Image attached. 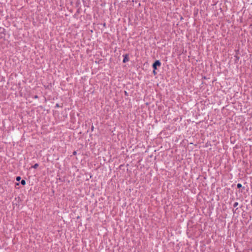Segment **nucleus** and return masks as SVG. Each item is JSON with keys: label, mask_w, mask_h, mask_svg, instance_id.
Segmentation results:
<instances>
[{"label": "nucleus", "mask_w": 252, "mask_h": 252, "mask_svg": "<svg viewBox=\"0 0 252 252\" xmlns=\"http://www.w3.org/2000/svg\"><path fill=\"white\" fill-rule=\"evenodd\" d=\"M161 65V63L159 60H156L152 65L153 69H157V66H160Z\"/></svg>", "instance_id": "obj_1"}, {"label": "nucleus", "mask_w": 252, "mask_h": 252, "mask_svg": "<svg viewBox=\"0 0 252 252\" xmlns=\"http://www.w3.org/2000/svg\"><path fill=\"white\" fill-rule=\"evenodd\" d=\"M124 59L123 60V63H126L129 61V57H128V54H125L123 55Z\"/></svg>", "instance_id": "obj_2"}, {"label": "nucleus", "mask_w": 252, "mask_h": 252, "mask_svg": "<svg viewBox=\"0 0 252 252\" xmlns=\"http://www.w3.org/2000/svg\"><path fill=\"white\" fill-rule=\"evenodd\" d=\"M26 181L25 180H22L21 181V185H22L23 186H25L26 185Z\"/></svg>", "instance_id": "obj_3"}, {"label": "nucleus", "mask_w": 252, "mask_h": 252, "mask_svg": "<svg viewBox=\"0 0 252 252\" xmlns=\"http://www.w3.org/2000/svg\"><path fill=\"white\" fill-rule=\"evenodd\" d=\"M39 166V164L38 163H35L34 165L32 166V168L36 169Z\"/></svg>", "instance_id": "obj_4"}, {"label": "nucleus", "mask_w": 252, "mask_h": 252, "mask_svg": "<svg viewBox=\"0 0 252 252\" xmlns=\"http://www.w3.org/2000/svg\"><path fill=\"white\" fill-rule=\"evenodd\" d=\"M21 179V177H20V176H17V177H16V181H17V182H19V181H20Z\"/></svg>", "instance_id": "obj_5"}, {"label": "nucleus", "mask_w": 252, "mask_h": 252, "mask_svg": "<svg viewBox=\"0 0 252 252\" xmlns=\"http://www.w3.org/2000/svg\"><path fill=\"white\" fill-rule=\"evenodd\" d=\"M242 185L239 183L237 185V187L238 188H240L242 187Z\"/></svg>", "instance_id": "obj_6"}, {"label": "nucleus", "mask_w": 252, "mask_h": 252, "mask_svg": "<svg viewBox=\"0 0 252 252\" xmlns=\"http://www.w3.org/2000/svg\"><path fill=\"white\" fill-rule=\"evenodd\" d=\"M238 204V202H235V203L234 204L233 206H234V207H237V206Z\"/></svg>", "instance_id": "obj_7"}, {"label": "nucleus", "mask_w": 252, "mask_h": 252, "mask_svg": "<svg viewBox=\"0 0 252 252\" xmlns=\"http://www.w3.org/2000/svg\"><path fill=\"white\" fill-rule=\"evenodd\" d=\"M156 69H153V73H154L155 75H156V74H157V72L156 71Z\"/></svg>", "instance_id": "obj_8"}, {"label": "nucleus", "mask_w": 252, "mask_h": 252, "mask_svg": "<svg viewBox=\"0 0 252 252\" xmlns=\"http://www.w3.org/2000/svg\"><path fill=\"white\" fill-rule=\"evenodd\" d=\"M76 154H77V152H76V151H74V152H73V155H76Z\"/></svg>", "instance_id": "obj_9"}, {"label": "nucleus", "mask_w": 252, "mask_h": 252, "mask_svg": "<svg viewBox=\"0 0 252 252\" xmlns=\"http://www.w3.org/2000/svg\"><path fill=\"white\" fill-rule=\"evenodd\" d=\"M125 94L126 95H127V96L128 95V93H127V92H126V91H125Z\"/></svg>", "instance_id": "obj_10"}, {"label": "nucleus", "mask_w": 252, "mask_h": 252, "mask_svg": "<svg viewBox=\"0 0 252 252\" xmlns=\"http://www.w3.org/2000/svg\"><path fill=\"white\" fill-rule=\"evenodd\" d=\"M34 98H37L38 97L37 95H35L34 97H33Z\"/></svg>", "instance_id": "obj_11"}, {"label": "nucleus", "mask_w": 252, "mask_h": 252, "mask_svg": "<svg viewBox=\"0 0 252 252\" xmlns=\"http://www.w3.org/2000/svg\"><path fill=\"white\" fill-rule=\"evenodd\" d=\"M56 107H59V104H56Z\"/></svg>", "instance_id": "obj_12"}, {"label": "nucleus", "mask_w": 252, "mask_h": 252, "mask_svg": "<svg viewBox=\"0 0 252 252\" xmlns=\"http://www.w3.org/2000/svg\"><path fill=\"white\" fill-rule=\"evenodd\" d=\"M91 129H92V131L94 130V126H92Z\"/></svg>", "instance_id": "obj_13"}]
</instances>
